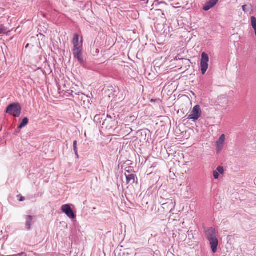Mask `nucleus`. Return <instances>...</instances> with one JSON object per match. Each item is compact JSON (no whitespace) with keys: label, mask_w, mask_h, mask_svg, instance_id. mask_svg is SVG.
Instances as JSON below:
<instances>
[{"label":"nucleus","mask_w":256,"mask_h":256,"mask_svg":"<svg viewBox=\"0 0 256 256\" xmlns=\"http://www.w3.org/2000/svg\"><path fill=\"white\" fill-rule=\"evenodd\" d=\"M28 44L26 45V48H27L28 47Z\"/></svg>","instance_id":"obj_27"},{"label":"nucleus","mask_w":256,"mask_h":256,"mask_svg":"<svg viewBox=\"0 0 256 256\" xmlns=\"http://www.w3.org/2000/svg\"><path fill=\"white\" fill-rule=\"evenodd\" d=\"M5 112L14 117L18 118L22 112V108L19 103L10 104L6 107Z\"/></svg>","instance_id":"obj_1"},{"label":"nucleus","mask_w":256,"mask_h":256,"mask_svg":"<svg viewBox=\"0 0 256 256\" xmlns=\"http://www.w3.org/2000/svg\"><path fill=\"white\" fill-rule=\"evenodd\" d=\"M200 60V70L202 74H204L208 68V62H209V57L208 54L203 52L202 54Z\"/></svg>","instance_id":"obj_2"},{"label":"nucleus","mask_w":256,"mask_h":256,"mask_svg":"<svg viewBox=\"0 0 256 256\" xmlns=\"http://www.w3.org/2000/svg\"><path fill=\"white\" fill-rule=\"evenodd\" d=\"M225 140V136L222 134L220 136L218 140L216 142V150L218 153L220 152L222 150Z\"/></svg>","instance_id":"obj_7"},{"label":"nucleus","mask_w":256,"mask_h":256,"mask_svg":"<svg viewBox=\"0 0 256 256\" xmlns=\"http://www.w3.org/2000/svg\"><path fill=\"white\" fill-rule=\"evenodd\" d=\"M18 255H19V256H27L26 254L24 252L18 254Z\"/></svg>","instance_id":"obj_22"},{"label":"nucleus","mask_w":256,"mask_h":256,"mask_svg":"<svg viewBox=\"0 0 256 256\" xmlns=\"http://www.w3.org/2000/svg\"><path fill=\"white\" fill-rule=\"evenodd\" d=\"M73 148H74V152H76V151H78V147H77V141L76 140H74V142Z\"/></svg>","instance_id":"obj_17"},{"label":"nucleus","mask_w":256,"mask_h":256,"mask_svg":"<svg viewBox=\"0 0 256 256\" xmlns=\"http://www.w3.org/2000/svg\"><path fill=\"white\" fill-rule=\"evenodd\" d=\"M210 248L213 253H216L218 250V240L217 238L209 240Z\"/></svg>","instance_id":"obj_9"},{"label":"nucleus","mask_w":256,"mask_h":256,"mask_svg":"<svg viewBox=\"0 0 256 256\" xmlns=\"http://www.w3.org/2000/svg\"><path fill=\"white\" fill-rule=\"evenodd\" d=\"M216 170L218 172L219 174H222L224 172V170L222 166H218Z\"/></svg>","instance_id":"obj_15"},{"label":"nucleus","mask_w":256,"mask_h":256,"mask_svg":"<svg viewBox=\"0 0 256 256\" xmlns=\"http://www.w3.org/2000/svg\"><path fill=\"white\" fill-rule=\"evenodd\" d=\"M6 31V28L3 25L0 26V34H5Z\"/></svg>","instance_id":"obj_16"},{"label":"nucleus","mask_w":256,"mask_h":256,"mask_svg":"<svg viewBox=\"0 0 256 256\" xmlns=\"http://www.w3.org/2000/svg\"><path fill=\"white\" fill-rule=\"evenodd\" d=\"M28 119L27 118H24L22 119V122L18 126V129H21L22 128L26 126L28 124Z\"/></svg>","instance_id":"obj_14"},{"label":"nucleus","mask_w":256,"mask_h":256,"mask_svg":"<svg viewBox=\"0 0 256 256\" xmlns=\"http://www.w3.org/2000/svg\"><path fill=\"white\" fill-rule=\"evenodd\" d=\"M242 10L246 14H250L252 12V6L250 4H246L242 6Z\"/></svg>","instance_id":"obj_13"},{"label":"nucleus","mask_w":256,"mask_h":256,"mask_svg":"<svg viewBox=\"0 0 256 256\" xmlns=\"http://www.w3.org/2000/svg\"><path fill=\"white\" fill-rule=\"evenodd\" d=\"M82 49L73 50V54L75 58L77 59L78 62L81 64H85V60L82 56Z\"/></svg>","instance_id":"obj_6"},{"label":"nucleus","mask_w":256,"mask_h":256,"mask_svg":"<svg viewBox=\"0 0 256 256\" xmlns=\"http://www.w3.org/2000/svg\"><path fill=\"white\" fill-rule=\"evenodd\" d=\"M34 218V216H26V229L27 230H30L31 229V226L32 224V220Z\"/></svg>","instance_id":"obj_10"},{"label":"nucleus","mask_w":256,"mask_h":256,"mask_svg":"<svg viewBox=\"0 0 256 256\" xmlns=\"http://www.w3.org/2000/svg\"><path fill=\"white\" fill-rule=\"evenodd\" d=\"M126 172L130 174V170H126Z\"/></svg>","instance_id":"obj_26"},{"label":"nucleus","mask_w":256,"mask_h":256,"mask_svg":"<svg viewBox=\"0 0 256 256\" xmlns=\"http://www.w3.org/2000/svg\"><path fill=\"white\" fill-rule=\"evenodd\" d=\"M125 176L126 177V184H134L136 180H138L137 176L134 174H125Z\"/></svg>","instance_id":"obj_11"},{"label":"nucleus","mask_w":256,"mask_h":256,"mask_svg":"<svg viewBox=\"0 0 256 256\" xmlns=\"http://www.w3.org/2000/svg\"><path fill=\"white\" fill-rule=\"evenodd\" d=\"M204 234L208 240L216 238V230L212 227L208 228L206 230Z\"/></svg>","instance_id":"obj_5"},{"label":"nucleus","mask_w":256,"mask_h":256,"mask_svg":"<svg viewBox=\"0 0 256 256\" xmlns=\"http://www.w3.org/2000/svg\"><path fill=\"white\" fill-rule=\"evenodd\" d=\"M100 115H96L94 116V120L96 121V120H99L100 118Z\"/></svg>","instance_id":"obj_21"},{"label":"nucleus","mask_w":256,"mask_h":256,"mask_svg":"<svg viewBox=\"0 0 256 256\" xmlns=\"http://www.w3.org/2000/svg\"><path fill=\"white\" fill-rule=\"evenodd\" d=\"M74 154L76 156V158H78L79 156H78V151H76V152H74Z\"/></svg>","instance_id":"obj_23"},{"label":"nucleus","mask_w":256,"mask_h":256,"mask_svg":"<svg viewBox=\"0 0 256 256\" xmlns=\"http://www.w3.org/2000/svg\"><path fill=\"white\" fill-rule=\"evenodd\" d=\"M163 206H166V204H163Z\"/></svg>","instance_id":"obj_28"},{"label":"nucleus","mask_w":256,"mask_h":256,"mask_svg":"<svg viewBox=\"0 0 256 256\" xmlns=\"http://www.w3.org/2000/svg\"><path fill=\"white\" fill-rule=\"evenodd\" d=\"M155 11H156V13H155L154 14H156L158 16H160V14L164 15V14L163 13L162 10H155Z\"/></svg>","instance_id":"obj_19"},{"label":"nucleus","mask_w":256,"mask_h":256,"mask_svg":"<svg viewBox=\"0 0 256 256\" xmlns=\"http://www.w3.org/2000/svg\"><path fill=\"white\" fill-rule=\"evenodd\" d=\"M19 256V255H18V254H17L9 255V256Z\"/></svg>","instance_id":"obj_25"},{"label":"nucleus","mask_w":256,"mask_h":256,"mask_svg":"<svg viewBox=\"0 0 256 256\" xmlns=\"http://www.w3.org/2000/svg\"><path fill=\"white\" fill-rule=\"evenodd\" d=\"M72 42L74 46V50L82 49V40L79 42V35L78 34H74Z\"/></svg>","instance_id":"obj_8"},{"label":"nucleus","mask_w":256,"mask_h":256,"mask_svg":"<svg viewBox=\"0 0 256 256\" xmlns=\"http://www.w3.org/2000/svg\"><path fill=\"white\" fill-rule=\"evenodd\" d=\"M202 115V110L199 105L195 106L190 113L188 116V119L192 120V121L195 122Z\"/></svg>","instance_id":"obj_3"},{"label":"nucleus","mask_w":256,"mask_h":256,"mask_svg":"<svg viewBox=\"0 0 256 256\" xmlns=\"http://www.w3.org/2000/svg\"><path fill=\"white\" fill-rule=\"evenodd\" d=\"M62 210L68 217L71 219H74L76 218V215L68 204L62 205Z\"/></svg>","instance_id":"obj_4"},{"label":"nucleus","mask_w":256,"mask_h":256,"mask_svg":"<svg viewBox=\"0 0 256 256\" xmlns=\"http://www.w3.org/2000/svg\"><path fill=\"white\" fill-rule=\"evenodd\" d=\"M108 120H106L103 122V123H102V126H104V124H105V123H106Z\"/></svg>","instance_id":"obj_24"},{"label":"nucleus","mask_w":256,"mask_h":256,"mask_svg":"<svg viewBox=\"0 0 256 256\" xmlns=\"http://www.w3.org/2000/svg\"><path fill=\"white\" fill-rule=\"evenodd\" d=\"M213 175L215 179H218L220 176V174L216 170L213 172Z\"/></svg>","instance_id":"obj_18"},{"label":"nucleus","mask_w":256,"mask_h":256,"mask_svg":"<svg viewBox=\"0 0 256 256\" xmlns=\"http://www.w3.org/2000/svg\"><path fill=\"white\" fill-rule=\"evenodd\" d=\"M25 200V198L22 196H20V198L18 199L20 202H23Z\"/></svg>","instance_id":"obj_20"},{"label":"nucleus","mask_w":256,"mask_h":256,"mask_svg":"<svg viewBox=\"0 0 256 256\" xmlns=\"http://www.w3.org/2000/svg\"><path fill=\"white\" fill-rule=\"evenodd\" d=\"M219 0H210L206 5L203 7V10L208 11L211 8L215 6Z\"/></svg>","instance_id":"obj_12"}]
</instances>
